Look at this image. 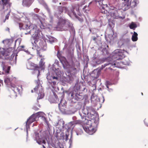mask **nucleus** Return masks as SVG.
Wrapping results in <instances>:
<instances>
[{"mask_svg": "<svg viewBox=\"0 0 148 148\" xmlns=\"http://www.w3.org/2000/svg\"><path fill=\"white\" fill-rule=\"evenodd\" d=\"M10 39H6L3 41V42L5 45H8L10 42Z\"/></svg>", "mask_w": 148, "mask_h": 148, "instance_id": "bb28decb", "label": "nucleus"}, {"mask_svg": "<svg viewBox=\"0 0 148 148\" xmlns=\"http://www.w3.org/2000/svg\"><path fill=\"white\" fill-rule=\"evenodd\" d=\"M0 5H2L1 0V1L0 0Z\"/></svg>", "mask_w": 148, "mask_h": 148, "instance_id": "37998d69", "label": "nucleus"}, {"mask_svg": "<svg viewBox=\"0 0 148 148\" xmlns=\"http://www.w3.org/2000/svg\"><path fill=\"white\" fill-rule=\"evenodd\" d=\"M44 58H42L41 59L40 61L39 65V66H37L35 67L34 69L35 70H38V69L40 68L42 69H44L45 67V62H43V60H44Z\"/></svg>", "mask_w": 148, "mask_h": 148, "instance_id": "9b49d317", "label": "nucleus"}, {"mask_svg": "<svg viewBox=\"0 0 148 148\" xmlns=\"http://www.w3.org/2000/svg\"><path fill=\"white\" fill-rule=\"evenodd\" d=\"M79 5H75L72 7L70 8V11L68 10L67 8L64 6H59L58 8L56 15L58 17L63 14V13H67L70 16L73 14L75 16L77 15L79 16L81 15V13L79 12Z\"/></svg>", "mask_w": 148, "mask_h": 148, "instance_id": "f03ea898", "label": "nucleus"}, {"mask_svg": "<svg viewBox=\"0 0 148 148\" xmlns=\"http://www.w3.org/2000/svg\"><path fill=\"white\" fill-rule=\"evenodd\" d=\"M92 116H94V115H92Z\"/></svg>", "mask_w": 148, "mask_h": 148, "instance_id": "3c124183", "label": "nucleus"}, {"mask_svg": "<svg viewBox=\"0 0 148 148\" xmlns=\"http://www.w3.org/2000/svg\"><path fill=\"white\" fill-rule=\"evenodd\" d=\"M58 145H57L56 146V148H62V147H60V143L58 142Z\"/></svg>", "mask_w": 148, "mask_h": 148, "instance_id": "72a5a7b5", "label": "nucleus"}, {"mask_svg": "<svg viewBox=\"0 0 148 148\" xmlns=\"http://www.w3.org/2000/svg\"><path fill=\"white\" fill-rule=\"evenodd\" d=\"M59 59L61 63L62 64L65 63L66 61V58L63 56H61Z\"/></svg>", "mask_w": 148, "mask_h": 148, "instance_id": "6ab92c4d", "label": "nucleus"}, {"mask_svg": "<svg viewBox=\"0 0 148 148\" xmlns=\"http://www.w3.org/2000/svg\"><path fill=\"white\" fill-rule=\"evenodd\" d=\"M37 54L38 55V56L40 57V58H43L42 56V55L40 54V52H39V51H37Z\"/></svg>", "mask_w": 148, "mask_h": 148, "instance_id": "473e14b6", "label": "nucleus"}, {"mask_svg": "<svg viewBox=\"0 0 148 148\" xmlns=\"http://www.w3.org/2000/svg\"><path fill=\"white\" fill-rule=\"evenodd\" d=\"M76 123L75 122H70L69 124L70 128L73 129L75 126V125Z\"/></svg>", "mask_w": 148, "mask_h": 148, "instance_id": "aec40b11", "label": "nucleus"}, {"mask_svg": "<svg viewBox=\"0 0 148 148\" xmlns=\"http://www.w3.org/2000/svg\"><path fill=\"white\" fill-rule=\"evenodd\" d=\"M92 38L93 40L95 41H96V40L97 39L96 38L95 36L93 37Z\"/></svg>", "mask_w": 148, "mask_h": 148, "instance_id": "e433bc0d", "label": "nucleus"}, {"mask_svg": "<svg viewBox=\"0 0 148 148\" xmlns=\"http://www.w3.org/2000/svg\"><path fill=\"white\" fill-rule=\"evenodd\" d=\"M32 92H33V91L32 90Z\"/></svg>", "mask_w": 148, "mask_h": 148, "instance_id": "49530a36", "label": "nucleus"}, {"mask_svg": "<svg viewBox=\"0 0 148 148\" xmlns=\"http://www.w3.org/2000/svg\"><path fill=\"white\" fill-rule=\"evenodd\" d=\"M8 30H9V29L8 28Z\"/></svg>", "mask_w": 148, "mask_h": 148, "instance_id": "8fccbe9b", "label": "nucleus"}, {"mask_svg": "<svg viewBox=\"0 0 148 148\" xmlns=\"http://www.w3.org/2000/svg\"><path fill=\"white\" fill-rule=\"evenodd\" d=\"M2 85H3L2 82L0 81V87Z\"/></svg>", "mask_w": 148, "mask_h": 148, "instance_id": "ea45409f", "label": "nucleus"}, {"mask_svg": "<svg viewBox=\"0 0 148 148\" xmlns=\"http://www.w3.org/2000/svg\"><path fill=\"white\" fill-rule=\"evenodd\" d=\"M11 86L13 91L11 92L10 96L12 98H14L16 97L17 92H19L20 89L18 87H17L14 84H12L11 85Z\"/></svg>", "mask_w": 148, "mask_h": 148, "instance_id": "0eeeda50", "label": "nucleus"}, {"mask_svg": "<svg viewBox=\"0 0 148 148\" xmlns=\"http://www.w3.org/2000/svg\"><path fill=\"white\" fill-rule=\"evenodd\" d=\"M141 94H142V95H143V93L142 92L141 93Z\"/></svg>", "mask_w": 148, "mask_h": 148, "instance_id": "de8ad7c7", "label": "nucleus"}, {"mask_svg": "<svg viewBox=\"0 0 148 148\" xmlns=\"http://www.w3.org/2000/svg\"><path fill=\"white\" fill-rule=\"evenodd\" d=\"M47 79H48V82L49 84V88L52 90H55L56 88V82L54 81H51V79L49 78V76H47Z\"/></svg>", "mask_w": 148, "mask_h": 148, "instance_id": "1a4fd4ad", "label": "nucleus"}, {"mask_svg": "<svg viewBox=\"0 0 148 148\" xmlns=\"http://www.w3.org/2000/svg\"><path fill=\"white\" fill-rule=\"evenodd\" d=\"M50 101L52 103H58L59 100L56 95H54V96L51 97L49 99Z\"/></svg>", "mask_w": 148, "mask_h": 148, "instance_id": "f8f14e48", "label": "nucleus"}, {"mask_svg": "<svg viewBox=\"0 0 148 148\" xmlns=\"http://www.w3.org/2000/svg\"><path fill=\"white\" fill-rule=\"evenodd\" d=\"M42 143H43L44 144H45L46 143V142H45V140H43L42 141H41V144Z\"/></svg>", "mask_w": 148, "mask_h": 148, "instance_id": "c9c22d12", "label": "nucleus"}, {"mask_svg": "<svg viewBox=\"0 0 148 148\" xmlns=\"http://www.w3.org/2000/svg\"><path fill=\"white\" fill-rule=\"evenodd\" d=\"M58 28L62 29L64 31H73L74 28L68 21L60 18L57 24Z\"/></svg>", "mask_w": 148, "mask_h": 148, "instance_id": "39448f33", "label": "nucleus"}, {"mask_svg": "<svg viewBox=\"0 0 148 148\" xmlns=\"http://www.w3.org/2000/svg\"><path fill=\"white\" fill-rule=\"evenodd\" d=\"M1 72L0 71V75H1Z\"/></svg>", "mask_w": 148, "mask_h": 148, "instance_id": "09e8293b", "label": "nucleus"}, {"mask_svg": "<svg viewBox=\"0 0 148 148\" xmlns=\"http://www.w3.org/2000/svg\"><path fill=\"white\" fill-rule=\"evenodd\" d=\"M133 1L134 2L135 5L136 4V2L137 1V0H134Z\"/></svg>", "mask_w": 148, "mask_h": 148, "instance_id": "58836bf2", "label": "nucleus"}, {"mask_svg": "<svg viewBox=\"0 0 148 148\" xmlns=\"http://www.w3.org/2000/svg\"><path fill=\"white\" fill-rule=\"evenodd\" d=\"M33 109L36 110H38V108H36L35 106H34L33 107Z\"/></svg>", "mask_w": 148, "mask_h": 148, "instance_id": "4c0bfd02", "label": "nucleus"}, {"mask_svg": "<svg viewBox=\"0 0 148 148\" xmlns=\"http://www.w3.org/2000/svg\"><path fill=\"white\" fill-rule=\"evenodd\" d=\"M116 64H115V63H108L107 64H105V66L110 65V67L111 66H112L113 68L115 67L116 66Z\"/></svg>", "mask_w": 148, "mask_h": 148, "instance_id": "b1692460", "label": "nucleus"}, {"mask_svg": "<svg viewBox=\"0 0 148 148\" xmlns=\"http://www.w3.org/2000/svg\"><path fill=\"white\" fill-rule=\"evenodd\" d=\"M19 25L21 29H31L29 32L30 33H34L33 34L32 36L34 40V43L37 45L40 38V31L39 29L37 27V25L34 24H31L30 22H28L19 23Z\"/></svg>", "mask_w": 148, "mask_h": 148, "instance_id": "f257e3e1", "label": "nucleus"}, {"mask_svg": "<svg viewBox=\"0 0 148 148\" xmlns=\"http://www.w3.org/2000/svg\"><path fill=\"white\" fill-rule=\"evenodd\" d=\"M71 98L72 99H74L77 101L83 99V97L82 95H79V94L76 93L75 94H74L73 92H71Z\"/></svg>", "mask_w": 148, "mask_h": 148, "instance_id": "9d476101", "label": "nucleus"}, {"mask_svg": "<svg viewBox=\"0 0 148 148\" xmlns=\"http://www.w3.org/2000/svg\"><path fill=\"white\" fill-rule=\"evenodd\" d=\"M82 123L84 124L82 127L84 131L89 134H92L96 131V127L97 125L95 124V122L92 123L91 120H88L86 119V117L85 116L82 119Z\"/></svg>", "mask_w": 148, "mask_h": 148, "instance_id": "7ed1b4c3", "label": "nucleus"}, {"mask_svg": "<svg viewBox=\"0 0 148 148\" xmlns=\"http://www.w3.org/2000/svg\"><path fill=\"white\" fill-rule=\"evenodd\" d=\"M137 27V25L134 23H132L130 25V27L131 29H133Z\"/></svg>", "mask_w": 148, "mask_h": 148, "instance_id": "4be33fe9", "label": "nucleus"}, {"mask_svg": "<svg viewBox=\"0 0 148 148\" xmlns=\"http://www.w3.org/2000/svg\"><path fill=\"white\" fill-rule=\"evenodd\" d=\"M45 114L43 112H39L33 114L29 118L26 122V125H29L35 121L38 120L39 118L41 119L44 122L47 123Z\"/></svg>", "mask_w": 148, "mask_h": 148, "instance_id": "20e7f679", "label": "nucleus"}, {"mask_svg": "<svg viewBox=\"0 0 148 148\" xmlns=\"http://www.w3.org/2000/svg\"><path fill=\"white\" fill-rule=\"evenodd\" d=\"M7 56H8V54L6 52L3 51H0V58L7 59L8 58V57H5Z\"/></svg>", "mask_w": 148, "mask_h": 148, "instance_id": "4468645a", "label": "nucleus"}, {"mask_svg": "<svg viewBox=\"0 0 148 148\" xmlns=\"http://www.w3.org/2000/svg\"><path fill=\"white\" fill-rule=\"evenodd\" d=\"M43 146V148H45V147L43 145V146Z\"/></svg>", "mask_w": 148, "mask_h": 148, "instance_id": "c03bdc74", "label": "nucleus"}, {"mask_svg": "<svg viewBox=\"0 0 148 148\" xmlns=\"http://www.w3.org/2000/svg\"><path fill=\"white\" fill-rule=\"evenodd\" d=\"M10 66H8L7 68V70L6 71V72L7 73H9V71L10 70Z\"/></svg>", "mask_w": 148, "mask_h": 148, "instance_id": "f704fd0d", "label": "nucleus"}, {"mask_svg": "<svg viewBox=\"0 0 148 148\" xmlns=\"http://www.w3.org/2000/svg\"><path fill=\"white\" fill-rule=\"evenodd\" d=\"M60 4H61V3H60Z\"/></svg>", "mask_w": 148, "mask_h": 148, "instance_id": "603ef678", "label": "nucleus"}, {"mask_svg": "<svg viewBox=\"0 0 148 148\" xmlns=\"http://www.w3.org/2000/svg\"><path fill=\"white\" fill-rule=\"evenodd\" d=\"M4 82L7 85H10V84H11L10 79V78H5L4 79Z\"/></svg>", "mask_w": 148, "mask_h": 148, "instance_id": "5701e85b", "label": "nucleus"}, {"mask_svg": "<svg viewBox=\"0 0 148 148\" xmlns=\"http://www.w3.org/2000/svg\"><path fill=\"white\" fill-rule=\"evenodd\" d=\"M131 0H124V2L123 3V7H125V9L127 10L128 9L129 6L131 4Z\"/></svg>", "mask_w": 148, "mask_h": 148, "instance_id": "ddd939ff", "label": "nucleus"}, {"mask_svg": "<svg viewBox=\"0 0 148 148\" xmlns=\"http://www.w3.org/2000/svg\"><path fill=\"white\" fill-rule=\"evenodd\" d=\"M138 34L135 32H134V34L132 37V40L134 41H136L138 40Z\"/></svg>", "mask_w": 148, "mask_h": 148, "instance_id": "f3484780", "label": "nucleus"}, {"mask_svg": "<svg viewBox=\"0 0 148 148\" xmlns=\"http://www.w3.org/2000/svg\"><path fill=\"white\" fill-rule=\"evenodd\" d=\"M116 8L110 9L108 12L111 18H113L117 19L119 18L123 19L124 17H123L120 16V13H121L120 10H116Z\"/></svg>", "mask_w": 148, "mask_h": 148, "instance_id": "423d86ee", "label": "nucleus"}, {"mask_svg": "<svg viewBox=\"0 0 148 148\" xmlns=\"http://www.w3.org/2000/svg\"><path fill=\"white\" fill-rule=\"evenodd\" d=\"M1 2L2 9L5 10H7L10 8L12 4L10 0H1Z\"/></svg>", "mask_w": 148, "mask_h": 148, "instance_id": "6e6552de", "label": "nucleus"}, {"mask_svg": "<svg viewBox=\"0 0 148 148\" xmlns=\"http://www.w3.org/2000/svg\"><path fill=\"white\" fill-rule=\"evenodd\" d=\"M60 102H62V103L63 105H65V106H66V103L65 101L63 100L62 99H61Z\"/></svg>", "mask_w": 148, "mask_h": 148, "instance_id": "2f4dec72", "label": "nucleus"}, {"mask_svg": "<svg viewBox=\"0 0 148 148\" xmlns=\"http://www.w3.org/2000/svg\"><path fill=\"white\" fill-rule=\"evenodd\" d=\"M49 78L51 79V81L54 79H56V80H58V77L57 76H51V77H50L49 75Z\"/></svg>", "mask_w": 148, "mask_h": 148, "instance_id": "cd10ccee", "label": "nucleus"}, {"mask_svg": "<svg viewBox=\"0 0 148 148\" xmlns=\"http://www.w3.org/2000/svg\"><path fill=\"white\" fill-rule=\"evenodd\" d=\"M57 56L58 58H60L61 56H62L61 54L60 53L59 51H57Z\"/></svg>", "mask_w": 148, "mask_h": 148, "instance_id": "c85d7f7f", "label": "nucleus"}, {"mask_svg": "<svg viewBox=\"0 0 148 148\" xmlns=\"http://www.w3.org/2000/svg\"><path fill=\"white\" fill-rule=\"evenodd\" d=\"M120 63H123L124 65H128L129 64V62H125V61L123 60L122 61V62H120Z\"/></svg>", "mask_w": 148, "mask_h": 148, "instance_id": "7c9ffc66", "label": "nucleus"}, {"mask_svg": "<svg viewBox=\"0 0 148 148\" xmlns=\"http://www.w3.org/2000/svg\"><path fill=\"white\" fill-rule=\"evenodd\" d=\"M82 132V130L80 129H79L78 130V132H76L77 135H78L79 134H81Z\"/></svg>", "mask_w": 148, "mask_h": 148, "instance_id": "c756f323", "label": "nucleus"}, {"mask_svg": "<svg viewBox=\"0 0 148 148\" xmlns=\"http://www.w3.org/2000/svg\"><path fill=\"white\" fill-rule=\"evenodd\" d=\"M35 133V139L36 141V142L39 144H41V141L40 140L38 133L36 132Z\"/></svg>", "mask_w": 148, "mask_h": 148, "instance_id": "dca6fc26", "label": "nucleus"}, {"mask_svg": "<svg viewBox=\"0 0 148 148\" xmlns=\"http://www.w3.org/2000/svg\"><path fill=\"white\" fill-rule=\"evenodd\" d=\"M41 92L39 94H38V96L37 97V99H41L43 98L44 96V95L43 93V90L42 88H41Z\"/></svg>", "mask_w": 148, "mask_h": 148, "instance_id": "a211bd4d", "label": "nucleus"}, {"mask_svg": "<svg viewBox=\"0 0 148 148\" xmlns=\"http://www.w3.org/2000/svg\"><path fill=\"white\" fill-rule=\"evenodd\" d=\"M21 47L22 48H23L24 47V46H21Z\"/></svg>", "mask_w": 148, "mask_h": 148, "instance_id": "a18cd8bd", "label": "nucleus"}, {"mask_svg": "<svg viewBox=\"0 0 148 148\" xmlns=\"http://www.w3.org/2000/svg\"><path fill=\"white\" fill-rule=\"evenodd\" d=\"M58 107L59 109L61 112H64L66 108V106L65 105H63L62 103V102H60L58 104Z\"/></svg>", "mask_w": 148, "mask_h": 148, "instance_id": "2eb2a0df", "label": "nucleus"}, {"mask_svg": "<svg viewBox=\"0 0 148 148\" xmlns=\"http://www.w3.org/2000/svg\"><path fill=\"white\" fill-rule=\"evenodd\" d=\"M41 87L39 85H38L37 86H36L34 88V92L37 91L39 89L40 90Z\"/></svg>", "mask_w": 148, "mask_h": 148, "instance_id": "a878e982", "label": "nucleus"}, {"mask_svg": "<svg viewBox=\"0 0 148 148\" xmlns=\"http://www.w3.org/2000/svg\"><path fill=\"white\" fill-rule=\"evenodd\" d=\"M121 50H116L115 51V53H116V56H121Z\"/></svg>", "mask_w": 148, "mask_h": 148, "instance_id": "393cba45", "label": "nucleus"}, {"mask_svg": "<svg viewBox=\"0 0 148 148\" xmlns=\"http://www.w3.org/2000/svg\"><path fill=\"white\" fill-rule=\"evenodd\" d=\"M87 114H88V116H89L90 115H91V114H90V113H88H88H87Z\"/></svg>", "mask_w": 148, "mask_h": 148, "instance_id": "79ce46f5", "label": "nucleus"}, {"mask_svg": "<svg viewBox=\"0 0 148 148\" xmlns=\"http://www.w3.org/2000/svg\"><path fill=\"white\" fill-rule=\"evenodd\" d=\"M8 19V16H6V17H5V20H6V19Z\"/></svg>", "mask_w": 148, "mask_h": 148, "instance_id": "a19ab883", "label": "nucleus"}, {"mask_svg": "<svg viewBox=\"0 0 148 148\" xmlns=\"http://www.w3.org/2000/svg\"><path fill=\"white\" fill-rule=\"evenodd\" d=\"M103 0H98L97 1V2L98 3L99 5L100 6L101 5L102 8H104L105 5H106V6H107V5H104L103 3Z\"/></svg>", "mask_w": 148, "mask_h": 148, "instance_id": "412c9836", "label": "nucleus"}]
</instances>
